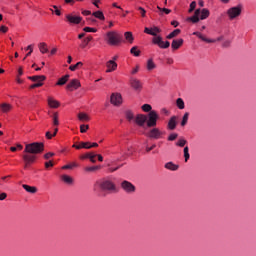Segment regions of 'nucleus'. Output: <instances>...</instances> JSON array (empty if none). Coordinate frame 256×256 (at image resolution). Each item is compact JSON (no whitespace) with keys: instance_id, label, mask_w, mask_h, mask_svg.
Here are the masks:
<instances>
[{"instance_id":"nucleus-22","label":"nucleus","mask_w":256,"mask_h":256,"mask_svg":"<svg viewBox=\"0 0 256 256\" xmlns=\"http://www.w3.org/2000/svg\"><path fill=\"white\" fill-rule=\"evenodd\" d=\"M0 109L2 113H9L13 109V106L11 104L2 103L0 104Z\"/></svg>"},{"instance_id":"nucleus-54","label":"nucleus","mask_w":256,"mask_h":256,"mask_svg":"<svg viewBox=\"0 0 256 256\" xmlns=\"http://www.w3.org/2000/svg\"><path fill=\"white\" fill-rule=\"evenodd\" d=\"M96 157H97V154L90 153L88 159H90L91 163H96L97 162V160H95Z\"/></svg>"},{"instance_id":"nucleus-49","label":"nucleus","mask_w":256,"mask_h":256,"mask_svg":"<svg viewBox=\"0 0 256 256\" xmlns=\"http://www.w3.org/2000/svg\"><path fill=\"white\" fill-rule=\"evenodd\" d=\"M83 31H85V33H97V29L91 27H84Z\"/></svg>"},{"instance_id":"nucleus-29","label":"nucleus","mask_w":256,"mask_h":256,"mask_svg":"<svg viewBox=\"0 0 256 256\" xmlns=\"http://www.w3.org/2000/svg\"><path fill=\"white\" fill-rule=\"evenodd\" d=\"M146 67L148 71H153V69H156L157 65L155 64V62H153V59H149L147 61Z\"/></svg>"},{"instance_id":"nucleus-12","label":"nucleus","mask_w":256,"mask_h":256,"mask_svg":"<svg viewBox=\"0 0 256 256\" xmlns=\"http://www.w3.org/2000/svg\"><path fill=\"white\" fill-rule=\"evenodd\" d=\"M22 158H23V161L25 163L24 169H27L29 167V165H31V163H35V159H37V156L24 154L22 156Z\"/></svg>"},{"instance_id":"nucleus-34","label":"nucleus","mask_w":256,"mask_h":256,"mask_svg":"<svg viewBox=\"0 0 256 256\" xmlns=\"http://www.w3.org/2000/svg\"><path fill=\"white\" fill-rule=\"evenodd\" d=\"M157 9L160 11L159 15H161V17H163L164 13L165 15H169V13H171V9L161 8L160 6H157Z\"/></svg>"},{"instance_id":"nucleus-37","label":"nucleus","mask_w":256,"mask_h":256,"mask_svg":"<svg viewBox=\"0 0 256 256\" xmlns=\"http://www.w3.org/2000/svg\"><path fill=\"white\" fill-rule=\"evenodd\" d=\"M98 169H101V166L86 167L84 171H86V173H93L94 171H98Z\"/></svg>"},{"instance_id":"nucleus-27","label":"nucleus","mask_w":256,"mask_h":256,"mask_svg":"<svg viewBox=\"0 0 256 256\" xmlns=\"http://www.w3.org/2000/svg\"><path fill=\"white\" fill-rule=\"evenodd\" d=\"M22 187L23 189H25V191H27V193H37V187L35 186H29L27 184H23Z\"/></svg>"},{"instance_id":"nucleus-53","label":"nucleus","mask_w":256,"mask_h":256,"mask_svg":"<svg viewBox=\"0 0 256 256\" xmlns=\"http://www.w3.org/2000/svg\"><path fill=\"white\" fill-rule=\"evenodd\" d=\"M177 137H179V135L177 133H172L169 135L168 141H175V139H177Z\"/></svg>"},{"instance_id":"nucleus-33","label":"nucleus","mask_w":256,"mask_h":256,"mask_svg":"<svg viewBox=\"0 0 256 256\" xmlns=\"http://www.w3.org/2000/svg\"><path fill=\"white\" fill-rule=\"evenodd\" d=\"M180 33H181V29H175L168 36H166V39H173L177 37V35H179Z\"/></svg>"},{"instance_id":"nucleus-3","label":"nucleus","mask_w":256,"mask_h":256,"mask_svg":"<svg viewBox=\"0 0 256 256\" xmlns=\"http://www.w3.org/2000/svg\"><path fill=\"white\" fill-rule=\"evenodd\" d=\"M121 41H123V36L117 31H109L106 33V42L108 43V45H119Z\"/></svg>"},{"instance_id":"nucleus-14","label":"nucleus","mask_w":256,"mask_h":256,"mask_svg":"<svg viewBox=\"0 0 256 256\" xmlns=\"http://www.w3.org/2000/svg\"><path fill=\"white\" fill-rule=\"evenodd\" d=\"M135 123H137L139 127H144L145 123H147V115L138 114L135 118Z\"/></svg>"},{"instance_id":"nucleus-23","label":"nucleus","mask_w":256,"mask_h":256,"mask_svg":"<svg viewBox=\"0 0 256 256\" xmlns=\"http://www.w3.org/2000/svg\"><path fill=\"white\" fill-rule=\"evenodd\" d=\"M211 13L209 12V9L203 8L200 9V20L204 21V19H207Z\"/></svg>"},{"instance_id":"nucleus-44","label":"nucleus","mask_w":256,"mask_h":256,"mask_svg":"<svg viewBox=\"0 0 256 256\" xmlns=\"http://www.w3.org/2000/svg\"><path fill=\"white\" fill-rule=\"evenodd\" d=\"M124 37L126 39V41H129L130 43H133V33L131 32H125L124 33Z\"/></svg>"},{"instance_id":"nucleus-31","label":"nucleus","mask_w":256,"mask_h":256,"mask_svg":"<svg viewBox=\"0 0 256 256\" xmlns=\"http://www.w3.org/2000/svg\"><path fill=\"white\" fill-rule=\"evenodd\" d=\"M93 17H96V19H100V21H105V15L103 14L102 11H96L93 12Z\"/></svg>"},{"instance_id":"nucleus-41","label":"nucleus","mask_w":256,"mask_h":256,"mask_svg":"<svg viewBox=\"0 0 256 256\" xmlns=\"http://www.w3.org/2000/svg\"><path fill=\"white\" fill-rule=\"evenodd\" d=\"M83 67V62H78L75 65H71L69 67L70 71H77V69H81Z\"/></svg>"},{"instance_id":"nucleus-13","label":"nucleus","mask_w":256,"mask_h":256,"mask_svg":"<svg viewBox=\"0 0 256 256\" xmlns=\"http://www.w3.org/2000/svg\"><path fill=\"white\" fill-rule=\"evenodd\" d=\"M79 87H81V82L78 79H73L67 84L66 89L73 91V89H79Z\"/></svg>"},{"instance_id":"nucleus-21","label":"nucleus","mask_w":256,"mask_h":256,"mask_svg":"<svg viewBox=\"0 0 256 256\" xmlns=\"http://www.w3.org/2000/svg\"><path fill=\"white\" fill-rule=\"evenodd\" d=\"M182 45H183V38H180L177 40H173L171 47L174 51H177V49H179Z\"/></svg>"},{"instance_id":"nucleus-64","label":"nucleus","mask_w":256,"mask_h":256,"mask_svg":"<svg viewBox=\"0 0 256 256\" xmlns=\"http://www.w3.org/2000/svg\"><path fill=\"white\" fill-rule=\"evenodd\" d=\"M82 15H91V11H89V10H84V11H82Z\"/></svg>"},{"instance_id":"nucleus-18","label":"nucleus","mask_w":256,"mask_h":256,"mask_svg":"<svg viewBox=\"0 0 256 256\" xmlns=\"http://www.w3.org/2000/svg\"><path fill=\"white\" fill-rule=\"evenodd\" d=\"M28 79L33 81L34 83H43L47 77L45 75H36V76H29Z\"/></svg>"},{"instance_id":"nucleus-2","label":"nucleus","mask_w":256,"mask_h":256,"mask_svg":"<svg viewBox=\"0 0 256 256\" xmlns=\"http://www.w3.org/2000/svg\"><path fill=\"white\" fill-rule=\"evenodd\" d=\"M95 187H99L100 191H106V193H113L117 189L115 183L109 179L97 181Z\"/></svg>"},{"instance_id":"nucleus-7","label":"nucleus","mask_w":256,"mask_h":256,"mask_svg":"<svg viewBox=\"0 0 256 256\" xmlns=\"http://www.w3.org/2000/svg\"><path fill=\"white\" fill-rule=\"evenodd\" d=\"M121 188L123 189V191H125V193H129V194L135 193L136 191L135 185H133V183L127 180L122 181Z\"/></svg>"},{"instance_id":"nucleus-58","label":"nucleus","mask_w":256,"mask_h":256,"mask_svg":"<svg viewBox=\"0 0 256 256\" xmlns=\"http://www.w3.org/2000/svg\"><path fill=\"white\" fill-rule=\"evenodd\" d=\"M157 147L156 144H153L151 147H146V153H150V151H153Z\"/></svg>"},{"instance_id":"nucleus-43","label":"nucleus","mask_w":256,"mask_h":256,"mask_svg":"<svg viewBox=\"0 0 256 256\" xmlns=\"http://www.w3.org/2000/svg\"><path fill=\"white\" fill-rule=\"evenodd\" d=\"M191 155L189 154V146H186L184 148V159H185V163H187L190 159Z\"/></svg>"},{"instance_id":"nucleus-30","label":"nucleus","mask_w":256,"mask_h":256,"mask_svg":"<svg viewBox=\"0 0 256 256\" xmlns=\"http://www.w3.org/2000/svg\"><path fill=\"white\" fill-rule=\"evenodd\" d=\"M130 53H131V55H134V57H139L141 55V50H139V48L137 46H133L130 49Z\"/></svg>"},{"instance_id":"nucleus-38","label":"nucleus","mask_w":256,"mask_h":256,"mask_svg":"<svg viewBox=\"0 0 256 256\" xmlns=\"http://www.w3.org/2000/svg\"><path fill=\"white\" fill-rule=\"evenodd\" d=\"M91 41H93V37L92 36H88L83 40V44L81 45V47L83 49H85V47H87L89 45V43H91Z\"/></svg>"},{"instance_id":"nucleus-45","label":"nucleus","mask_w":256,"mask_h":256,"mask_svg":"<svg viewBox=\"0 0 256 256\" xmlns=\"http://www.w3.org/2000/svg\"><path fill=\"white\" fill-rule=\"evenodd\" d=\"M125 115H126V119L129 121H133V119H135V115L130 110H127Z\"/></svg>"},{"instance_id":"nucleus-39","label":"nucleus","mask_w":256,"mask_h":256,"mask_svg":"<svg viewBox=\"0 0 256 256\" xmlns=\"http://www.w3.org/2000/svg\"><path fill=\"white\" fill-rule=\"evenodd\" d=\"M176 105L178 109H185V101H183V98H178L176 100Z\"/></svg>"},{"instance_id":"nucleus-19","label":"nucleus","mask_w":256,"mask_h":256,"mask_svg":"<svg viewBox=\"0 0 256 256\" xmlns=\"http://www.w3.org/2000/svg\"><path fill=\"white\" fill-rule=\"evenodd\" d=\"M91 145V142H80L79 145L77 144H73V148L74 149H91L92 146Z\"/></svg>"},{"instance_id":"nucleus-26","label":"nucleus","mask_w":256,"mask_h":256,"mask_svg":"<svg viewBox=\"0 0 256 256\" xmlns=\"http://www.w3.org/2000/svg\"><path fill=\"white\" fill-rule=\"evenodd\" d=\"M69 74H66L65 76L58 79L56 85L63 86L69 81Z\"/></svg>"},{"instance_id":"nucleus-60","label":"nucleus","mask_w":256,"mask_h":256,"mask_svg":"<svg viewBox=\"0 0 256 256\" xmlns=\"http://www.w3.org/2000/svg\"><path fill=\"white\" fill-rule=\"evenodd\" d=\"M138 9H139V11H141V16H142V17H145V15H146V13H147V11H145V8L139 7Z\"/></svg>"},{"instance_id":"nucleus-63","label":"nucleus","mask_w":256,"mask_h":256,"mask_svg":"<svg viewBox=\"0 0 256 256\" xmlns=\"http://www.w3.org/2000/svg\"><path fill=\"white\" fill-rule=\"evenodd\" d=\"M21 75H23V68L19 67V69H18V77H21Z\"/></svg>"},{"instance_id":"nucleus-28","label":"nucleus","mask_w":256,"mask_h":256,"mask_svg":"<svg viewBox=\"0 0 256 256\" xmlns=\"http://www.w3.org/2000/svg\"><path fill=\"white\" fill-rule=\"evenodd\" d=\"M38 47H39L40 53H42V54L49 53V48H47V43L41 42V43L38 45Z\"/></svg>"},{"instance_id":"nucleus-24","label":"nucleus","mask_w":256,"mask_h":256,"mask_svg":"<svg viewBox=\"0 0 256 256\" xmlns=\"http://www.w3.org/2000/svg\"><path fill=\"white\" fill-rule=\"evenodd\" d=\"M165 169H168L169 171H177V169H179V165L174 164L173 162H167L165 164Z\"/></svg>"},{"instance_id":"nucleus-32","label":"nucleus","mask_w":256,"mask_h":256,"mask_svg":"<svg viewBox=\"0 0 256 256\" xmlns=\"http://www.w3.org/2000/svg\"><path fill=\"white\" fill-rule=\"evenodd\" d=\"M52 121H53V126L57 127L59 126V113L54 112L52 115Z\"/></svg>"},{"instance_id":"nucleus-36","label":"nucleus","mask_w":256,"mask_h":256,"mask_svg":"<svg viewBox=\"0 0 256 256\" xmlns=\"http://www.w3.org/2000/svg\"><path fill=\"white\" fill-rule=\"evenodd\" d=\"M142 111H144V113H151V111H153V107L151 106V104H144L141 107Z\"/></svg>"},{"instance_id":"nucleus-55","label":"nucleus","mask_w":256,"mask_h":256,"mask_svg":"<svg viewBox=\"0 0 256 256\" xmlns=\"http://www.w3.org/2000/svg\"><path fill=\"white\" fill-rule=\"evenodd\" d=\"M54 10H52L53 13H55V15H57L58 17L61 16V10H59V8H57V6H53Z\"/></svg>"},{"instance_id":"nucleus-56","label":"nucleus","mask_w":256,"mask_h":256,"mask_svg":"<svg viewBox=\"0 0 256 256\" xmlns=\"http://www.w3.org/2000/svg\"><path fill=\"white\" fill-rule=\"evenodd\" d=\"M51 157H55V153L48 152L44 155V159H51Z\"/></svg>"},{"instance_id":"nucleus-10","label":"nucleus","mask_w":256,"mask_h":256,"mask_svg":"<svg viewBox=\"0 0 256 256\" xmlns=\"http://www.w3.org/2000/svg\"><path fill=\"white\" fill-rule=\"evenodd\" d=\"M154 45H158L160 49H169L171 47V43L169 41H166L164 45H161L163 43V38L161 36H156L153 38Z\"/></svg>"},{"instance_id":"nucleus-57","label":"nucleus","mask_w":256,"mask_h":256,"mask_svg":"<svg viewBox=\"0 0 256 256\" xmlns=\"http://www.w3.org/2000/svg\"><path fill=\"white\" fill-rule=\"evenodd\" d=\"M0 31H1V33H7L8 31H9V28L7 27V26H1L0 27Z\"/></svg>"},{"instance_id":"nucleus-35","label":"nucleus","mask_w":256,"mask_h":256,"mask_svg":"<svg viewBox=\"0 0 256 256\" xmlns=\"http://www.w3.org/2000/svg\"><path fill=\"white\" fill-rule=\"evenodd\" d=\"M189 121V112H186L183 117H182V121H181V127H185V125H187V122Z\"/></svg>"},{"instance_id":"nucleus-50","label":"nucleus","mask_w":256,"mask_h":256,"mask_svg":"<svg viewBox=\"0 0 256 256\" xmlns=\"http://www.w3.org/2000/svg\"><path fill=\"white\" fill-rule=\"evenodd\" d=\"M195 7H197V2H195V1L191 2L188 13H193V11H195Z\"/></svg>"},{"instance_id":"nucleus-15","label":"nucleus","mask_w":256,"mask_h":256,"mask_svg":"<svg viewBox=\"0 0 256 256\" xmlns=\"http://www.w3.org/2000/svg\"><path fill=\"white\" fill-rule=\"evenodd\" d=\"M167 129H169V131H175V129H177V116H172L169 119Z\"/></svg>"},{"instance_id":"nucleus-17","label":"nucleus","mask_w":256,"mask_h":256,"mask_svg":"<svg viewBox=\"0 0 256 256\" xmlns=\"http://www.w3.org/2000/svg\"><path fill=\"white\" fill-rule=\"evenodd\" d=\"M106 73H112V71H116L117 70V64L115 63L114 60H110L106 63Z\"/></svg>"},{"instance_id":"nucleus-48","label":"nucleus","mask_w":256,"mask_h":256,"mask_svg":"<svg viewBox=\"0 0 256 256\" xmlns=\"http://www.w3.org/2000/svg\"><path fill=\"white\" fill-rule=\"evenodd\" d=\"M144 33H147V35H152L153 37H157V33L153 32V30L149 29L148 27L144 29Z\"/></svg>"},{"instance_id":"nucleus-51","label":"nucleus","mask_w":256,"mask_h":256,"mask_svg":"<svg viewBox=\"0 0 256 256\" xmlns=\"http://www.w3.org/2000/svg\"><path fill=\"white\" fill-rule=\"evenodd\" d=\"M88 129H89V125L82 124L80 126V133H87Z\"/></svg>"},{"instance_id":"nucleus-20","label":"nucleus","mask_w":256,"mask_h":256,"mask_svg":"<svg viewBox=\"0 0 256 256\" xmlns=\"http://www.w3.org/2000/svg\"><path fill=\"white\" fill-rule=\"evenodd\" d=\"M47 101H48V105H49V107H51V109H57L59 107V105H61L59 103V101L53 99V97H51V96L48 97Z\"/></svg>"},{"instance_id":"nucleus-42","label":"nucleus","mask_w":256,"mask_h":256,"mask_svg":"<svg viewBox=\"0 0 256 256\" xmlns=\"http://www.w3.org/2000/svg\"><path fill=\"white\" fill-rule=\"evenodd\" d=\"M61 179L64 181V183H68V185L73 183V178H71L69 175H62Z\"/></svg>"},{"instance_id":"nucleus-9","label":"nucleus","mask_w":256,"mask_h":256,"mask_svg":"<svg viewBox=\"0 0 256 256\" xmlns=\"http://www.w3.org/2000/svg\"><path fill=\"white\" fill-rule=\"evenodd\" d=\"M66 21H68V23H70V25H79V23H81V21H83V17L76 16L73 14H67Z\"/></svg>"},{"instance_id":"nucleus-62","label":"nucleus","mask_w":256,"mask_h":256,"mask_svg":"<svg viewBox=\"0 0 256 256\" xmlns=\"http://www.w3.org/2000/svg\"><path fill=\"white\" fill-rule=\"evenodd\" d=\"M139 73V65H137L131 72L132 75Z\"/></svg>"},{"instance_id":"nucleus-47","label":"nucleus","mask_w":256,"mask_h":256,"mask_svg":"<svg viewBox=\"0 0 256 256\" xmlns=\"http://www.w3.org/2000/svg\"><path fill=\"white\" fill-rule=\"evenodd\" d=\"M176 145L177 147H183L184 145H187V140H185V138H180Z\"/></svg>"},{"instance_id":"nucleus-61","label":"nucleus","mask_w":256,"mask_h":256,"mask_svg":"<svg viewBox=\"0 0 256 256\" xmlns=\"http://www.w3.org/2000/svg\"><path fill=\"white\" fill-rule=\"evenodd\" d=\"M46 169H49V167H53V161L45 162Z\"/></svg>"},{"instance_id":"nucleus-4","label":"nucleus","mask_w":256,"mask_h":256,"mask_svg":"<svg viewBox=\"0 0 256 256\" xmlns=\"http://www.w3.org/2000/svg\"><path fill=\"white\" fill-rule=\"evenodd\" d=\"M241 13H243L242 5H237L227 10V15L230 21H233V19H237V17H240Z\"/></svg>"},{"instance_id":"nucleus-11","label":"nucleus","mask_w":256,"mask_h":256,"mask_svg":"<svg viewBox=\"0 0 256 256\" xmlns=\"http://www.w3.org/2000/svg\"><path fill=\"white\" fill-rule=\"evenodd\" d=\"M130 85L134 91H141V89H143V84L141 83V80L137 78H131Z\"/></svg>"},{"instance_id":"nucleus-1","label":"nucleus","mask_w":256,"mask_h":256,"mask_svg":"<svg viewBox=\"0 0 256 256\" xmlns=\"http://www.w3.org/2000/svg\"><path fill=\"white\" fill-rule=\"evenodd\" d=\"M45 150V144L43 142H34L25 145L24 153L25 155H39V153H43Z\"/></svg>"},{"instance_id":"nucleus-59","label":"nucleus","mask_w":256,"mask_h":256,"mask_svg":"<svg viewBox=\"0 0 256 256\" xmlns=\"http://www.w3.org/2000/svg\"><path fill=\"white\" fill-rule=\"evenodd\" d=\"M7 199V193L3 192L0 194V201H5Z\"/></svg>"},{"instance_id":"nucleus-46","label":"nucleus","mask_w":256,"mask_h":256,"mask_svg":"<svg viewBox=\"0 0 256 256\" xmlns=\"http://www.w3.org/2000/svg\"><path fill=\"white\" fill-rule=\"evenodd\" d=\"M26 51L29 52H26V56L23 58V61H25V59H27V57H30L31 53H33V45L27 46Z\"/></svg>"},{"instance_id":"nucleus-40","label":"nucleus","mask_w":256,"mask_h":256,"mask_svg":"<svg viewBox=\"0 0 256 256\" xmlns=\"http://www.w3.org/2000/svg\"><path fill=\"white\" fill-rule=\"evenodd\" d=\"M198 39H201V41H204L205 43H215V40L206 38L203 36V34H198Z\"/></svg>"},{"instance_id":"nucleus-6","label":"nucleus","mask_w":256,"mask_h":256,"mask_svg":"<svg viewBox=\"0 0 256 256\" xmlns=\"http://www.w3.org/2000/svg\"><path fill=\"white\" fill-rule=\"evenodd\" d=\"M110 103L114 105V107H119L123 104V97L120 93H112L110 96Z\"/></svg>"},{"instance_id":"nucleus-52","label":"nucleus","mask_w":256,"mask_h":256,"mask_svg":"<svg viewBox=\"0 0 256 256\" xmlns=\"http://www.w3.org/2000/svg\"><path fill=\"white\" fill-rule=\"evenodd\" d=\"M37 87H43V82H36L30 86V89H37Z\"/></svg>"},{"instance_id":"nucleus-16","label":"nucleus","mask_w":256,"mask_h":256,"mask_svg":"<svg viewBox=\"0 0 256 256\" xmlns=\"http://www.w3.org/2000/svg\"><path fill=\"white\" fill-rule=\"evenodd\" d=\"M201 15V9H196L194 12V15L187 18V21H191V23H199L201 21V18L199 16Z\"/></svg>"},{"instance_id":"nucleus-5","label":"nucleus","mask_w":256,"mask_h":256,"mask_svg":"<svg viewBox=\"0 0 256 256\" xmlns=\"http://www.w3.org/2000/svg\"><path fill=\"white\" fill-rule=\"evenodd\" d=\"M159 120V114L157 111L152 110L148 113V121L146 122L147 127H157V121Z\"/></svg>"},{"instance_id":"nucleus-25","label":"nucleus","mask_w":256,"mask_h":256,"mask_svg":"<svg viewBox=\"0 0 256 256\" xmlns=\"http://www.w3.org/2000/svg\"><path fill=\"white\" fill-rule=\"evenodd\" d=\"M78 119H79V121H82L83 123H87L91 120L89 115H87L86 113H83V112L78 114Z\"/></svg>"},{"instance_id":"nucleus-8","label":"nucleus","mask_w":256,"mask_h":256,"mask_svg":"<svg viewBox=\"0 0 256 256\" xmlns=\"http://www.w3.org/2000/svg\"><path fill=\"white\" fill-rule=\"evenodd\" d=\"M147 137H149V139H161V137H163V132L154 126V128L150 129L147 133Z\"/></svg>"}]
</instances>
